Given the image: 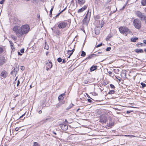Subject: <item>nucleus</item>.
<instances>
[{
    "label": "nucleus",
    "mask_w": 146,
    "mask_h": 146,
    "mask_svg": "<svg viewBox=\"0 0 146 146\" xmlns=\"http://www.w3.org/2000/svg\"><path fill=\"white\" fill-rule=\"evenodd\" d=\"M13 30L17 37L21 38L23 37L30 31V27L27 24L22 25L20 29H19L17 26H16L14 27Z\"/></svg>",
    "instance_id": "obj_1"
},
{
    "label": "nucleus",
    "mask_w": 146,
    "mask_h": 146,
    "mask_svg": "<svg viewBox=\"0 0 146 146\" xmlns=\"http://www.w3.org/2000/svg\"><path fill=\"white\" fill-rule=\"evenodd\" d=\"M133 25L137 29H139L141 27V23L140 21L138 19H134L133 21Z\"/></svg>",
    "instance_id": "obj_2"
},
{
    "label": "nucleus",
    "mask_w": 146,
    "mask_h": 146,
    "mask_svg": "<svg viewBox=\"0 0 146 146\" xmlns=\"http://www.w3.org/2000/svg\"><path fill=\"white\" fill-rule=\"evenodd\" d=\"M67 25V23L66 21H62L59 22L58 27L60 29H63L65 28Z\"/></svg>",
    "instance_id": "obj_3"
},
{
    "label": "nucleus",
    "mask_w": 146,
    "mask_h": 146,
    "mask_svg": "<svg viewBox=\"0 0 146 146\" xmlns=\"http://www.w3.org/2000/svg\"><path fill=\"white\" fill-rule=\"evenodd\" d=\"M104 24V22L102 20L97 21L96 22V27L100 29L101 28Z\"/></svg>",
    "instance_id": "obj_4"
},
{
    "label": "nucleus",
    "mask_w": 146,
    "mask_h": 146,
    "mask_svg": "<svg viewBox=\"0 0 146 146\" xmlns=\"http://www.w3.org/2000/svg\"><path fill=\"white\" fill-rule=\"evenodd\" d=\"M8 74L7 72L5 70L2 71L0 75V78L2 79L6 78L8 76Z\"/></svg>",
    "instance_id": "obj_5"
},
{
    "label": "nucleus",
    "mask_w": 146,
    "mask_h": 146,
    "mask_svg": "<svg viewBox=\"0 0 146 146\" xmlns=\"http://www.w3.org/2000/svg\"><path fill=\"white\" fill-rule=\"evenodd\" d=\"M136 14L138 17L141 19V20H145L146 19V16L143 15L142 13L139 11H137L136 12Z\"/></svg>",
    "instance_id": "obj_6"
},
{
    "label": "nucleus",
    "mask_w": 146,
    "mask_h": 146,
    "mask_svg": "<svg viewBox=\"0 0 146 146\" xmlns=\"http://www.w3.org/2000/svg\"><path fill=\"white\" fill-rule=\"evenodd\" d=\"M88 12L86 14L83 20V23L85 25H87L89 20L90 15H88Z\"/></svg>",
    "instance_id": "obj_7"
},
{
    "label": "nucleus",
    "mask_w": 146,
    "mask_h": 146,
    "mask_svg": "<svg viewBox=\"0 0 146 146\" xmlns=\"http://www.w3.org/2000/svg\"><path fill=\"white\" fill-rule=\"evenodd\" d=\"M120 32L122 33H124L125 32H129V30L127 27H120L119 28Z\"/></svg>",
    "instance_id": "obj_8"
},
{
    "label": "nucleus",
    "mask_w": 146,
    "mask_h": 146,
    "mask_svg": "<svg viewBox=\"0 0 146 146\" xmlns=\"http://www.w3.org/2000/svg\"><path fill=\"white\" fill-rule=\"evenodd\" d=\"M107 120V117L104 115H102L100 116V122L102 123H106Z\"/></svg>",
    "instance_id": "obj_9"
},
{
    "label": "nucleus",
    "mask_w": 146,
    "mask_h": 146,
    "mask_svg": "<svg viewBox=\"0 0 146 146\" xmlns=\"http://www.w3.org/2000/svg\"><path fill=\"white\" fill-rule=\"evenodd\" d=\"M6 61L5 57L2 55H0V66L3 65Z\"/></svg>",
    "instance_id": "obj_10"
},
{
    "label": "nucleus",
    "mask_w": 146,
    "mask_h": 146,
    "mask_svg": "<svg viewBox=\"0 0 146 146\" xmlns=\"http://www.w3.org/2000/svg\"><path fill=\"white\" fill-rule=\"evenodd\" d=\"M87 7V6L86 5H84L83 7L79 9L78 11V13H81L82 12L84 11L85 9H86Z\"/></svg>",
    "instance_id": "obj_11"
},
{
    "label": "nucleus",
    "mask_w": 146,
    "mask_h": 146,
    "mask_svg": "<svg viewBox=\"0 0 146 146\" xmlns=\"http://www.w3.org/2000/svg\"><path fill=\"white\" fill-rule=\"evenodd\" d=\"M74 51V49H73L72 50H68L67 51L66 54H69V56L68 57V58H70L71 55L73 54Z\"/></svg>",
    "instance_id": "obj_12"
},
{
    "label": "nucleus",
    "mask_w": 146,
    "mask_h": 146,
    "mask_svg": "<svg viewBox=\"0 0 146 146\" xmlns=\"http://www.w3.org/2000/svg\"><path fill=\"white\" fill-rule=\"evenodd\" d=\"M61 128L64 130H67L68 128V126L67 125L63 124L61 126Z\"/></svg>",
    "instance_id": "obj_13"
},
{
    "label": "nucleus",
    "mask_w": 146,
    "mask_h": 146,
    "mask_svg": "<svg viewBox=\"0 0 146 146\" xmlns=\"http://www.w3.org/2000/svg\"><path fill=\"white\" fill-rule=\"evenodd\" d=\"M97 4L98 6L101 7H103L104 6V3L100 1H98L97 2Z\"/></svg>",
    "instance_id": "obj_14"
},
{
    "label": "nucleus",
    "mask_w": 146,
    "mask_h": 146,
    "mask_svg": "<svg viewBox=\"0 0 146 146\" xmlns=\"http://www.w3.org/2000/svg\"><path fill=\"white\" fill-rule=\"evenodd\" d=\"M46 67L48 68H51L52 67V64L51 62L49 61L46 64Z\"/></svg>",
    "instance_id": "obj_15"
},
{
    "label": "nucleus",
    "mask_w": 146,
    "mask_h": 146,
    "mask_svg": "<svg viewBox=\"0 0 146 146\" xmlns=\"http://www.w3.org/2000/svg\"><path fill=\"white\" fill-rule=\"evenodd\" d=\"M85 0H78L76 3L80 5H82L85 3Z\"/></svg>",
    "instance_id": "obj_16"
},
{
    "label": "nucleus",
    "mask_w": 146,
    "mask_h": 146,
    "mask_svg": "<svg viewBox=\"0 0 146 146\" xmlns=\"http://www.w3.org/2000/svg\"><path fill=\"white\" fill-rule=\"evenodd\" d=\"M98 27H96L95 29V34L97 35H98L100 33V29H98Z\"/></svg>",
    "instance_id": "obj_17"
},
{
    "label": "nucleus",
    "mask_w": 146,
    "mask_h": 146,
    "mask_svg": "<svg viewBox=\"0 0 146 146\" xmlns=\"http://www.w3.org/2000/svg\"><path fill=\"white\" fill-rule=\"evenodd\" d=\"M65 95L64 94H60L58 97L59 100H62L64 98V96Z\"/></svg>",
    "instance_id": "obj_18"
},
{
    "label": "nucleus",
    "mask_w": 146,
    "mask_h": 146,
    "mask_svg": "<svg viewBox=\"0 0 146 146\" xmlns=\"http://www.w3.org/2000/svg\"><path fill=\"white\" fill-rule=\"evenodd\" d=\"M135 51L136 52H137L138 53H143L144 52L143 50L142 49H137L135 50Z\"/></svg>",
    "instance_id": "obj_19"
},
{
    "label": "nucleus",
    "mask_w": 146,
    "mask_h": 146,
    "mask_svg": "<svg viewBox=\"0 0 146 146\" xmlns=\"http://www.w3.org/2000/svg\"><path fill=\"white\" fill-rule=\"evenodd\" d=\"M97 66H93L91 67L90 68L91 71H93L97 69Z\"/></svg>",
    "instance_id": "obj_20"
},
{
    "label": "nucleus",
    "mask_w": 146,
    "mask_h": 146,
    "mask_svg": "<svg viewBox=\"0 0 146 146\" xmlns=\"http://www.w3.org/2000/svg\"><path fill=\"white\" fill-rule=\"evenodd\" d=\"M138 39V38L136 37H132L131 38V42H135Z\"/></svg>",
    "instance_id": "obj_21"
},
{
    "label": "nucleus",
    "mask_w": 146,
    "mask_h": 146,
    "mask_svg": "<svg viewBox=\"0 0 146 146\" xmlns=\"http://www.w3.org/2000/svg\"><path fill=\"white\" fill-rule=\"evenodd\" d=\"M100 16L99 15L94 16V19L96 21H98V20L100 19Z\"/></svg>",
    "instance_id": "obj_22"
},
{
    "label": "nucleus",
    "mask_w": 146,
    "mask_h": 146,
    "mask_svg": "<svg viewBox=\"0 0 146 146\" xmlns=\"http://www.w3.org/2000/svg\"><path fill=\"white\" fill-rule=\"evenodd\" d=\"M141 3L143 6L146 5V0H142Z\"/></svg>",
    "instance_id": "obj_23"
},
{
    "label": "nucleus",
    "mask_w": 146,
    "mask_h": 146,
    "mask_svg": "<svg viewBox=\"0 0 146 146\" xmlns=\"http://www.w3.org/2000/svg\"><path fill=\"white\" fill-rule=\"evenodd\" d=\"M115 93V91L113 90H110L108 92V94H112Z\"/></svg>",
    "instance_id": "obj_24"
},
{
    "label": "nucleus",
    "mask_w": 146,
    "mask_h": 146,
    "mask_svg": "<svg viewBox=\"0 0 146 146\" xmlns=\"http://www.w3.org/2000/svg\"><path fill=\"white\" fill-rule=\"evenodd\" d=\"M143 45H144L143 44L141 43H138L137 44V46L138 47L142 46Z\"/></svg>",
    "instance_id": "obj_25"
},
{
    "label": "nucleus",
    "mask_w": 146,
    "mask_h": 146,
    "mask_svg": "<svg viewBox=\"0 0 146 146\" xmlns=\"http://www.w3.org/2000/svg\"><path fill=\"white\" fill-rule=\"evenodd\" d=\"M4 51L3 48L0 46V54L2 53Z\"/></svg>",
    "instance_id": "obj_26"
},
{
    "label": "nucleus",
    "mask_w": 146,
    "mask_h": 146,
    "mask_svg": "<svg viewBox=\"0 0 146 146\" xmlns=\"http://www.w3.org/2000/svg\"><path fill=\"white\" fill-rule=\"evenodd\" d=\"M11 38L14 40L16 41L17 40V38L16 36L13 35H11Z\"/></svg>",
    "instance_id": "obj_27"
},
{
    "label": "nucleus",
    "mask_w": 146,
    "mask_h": 146,
    "mask_svg": "<svg viewBox=\"0 0 146 146\" xmlns=\"http://www.w3.org/2000/svg\"><path fill=\"white\" fill-rule=\"evenodd\" d=\"M86 55V53L84 51H82L81 56H84Z\"/></svg>",
    "instance_id": "obj_28"
},
{
    "label": "nucleus",
    "mask_w": 146,
    "mask_h": 146,
    "mask_svg": "<svg viewBox=\"0 0 146 146\" xmlns=\"http://www.w3.org/2000/svg\"><path fill=\"white\" fill-rule=\"evenodd\" d=\"M141 85L142 86V88H143L146 86L145 84L143 83V82H141Z\"/></svg>",
    "instance_id": "obj_29"
},
{
    "label": "nucleus",
    "mask_w": 146,
    "mask_h": 146,
    "mask_svg": "<svg viewBox=\"0 0 146 146\" xmlns=\"http://www.w3.org/2000/svg\"><path fill=\"white\" fill-rule=\"evenodd\" d=\"M124 136L125 137H135L132 135H125Z\"/></svg>",
    "instance_id": "obj_30"
},
{
    "label": "nucleus",
    "mask_w": 146,
    "mask_h": 146,
    "mask_svg": "<svg viewBox=\"0 0 146 146\" xmlns=\"http://www.w3.org/2000/svg\"><path fill=\"white\" fill-rule=\"evenodd\" d=\"M62 60V59L61 58H59L57 59L58 61L59 62H61Z\"/></svg>",
    "instance_id": "obj_31"
},
{
    "label": "nucleus",
    "mask_w": 146,
    "mask_h": 146,
    "mask_svg": "<svg viewBox=\"0 0 146 146\" xmlns=\"http://www.w3.org/2000/svg\"><path fill=\"white\" fill-rule=\"evenodd\" d=\"M34 146H39L38 143L36 142H35L34 143Z\"/></svg>",
    "instance_id": "obj_32"
},
{
    "label": "nucleus",
    "mask_w": 146,
    "mask_h": 146,
    "mask_svg": "<svg viewBox=\"0 0 146 146\" xmlns=\"http://www.w3.org/2000/svg\"><path fill=\"white\" fill-rule=\"evenodd\" d=\"M53 9V7L51 9L50 11V17H51V15H52V11Z\"/></svg>",
    "instance_id": "obj_33"
},
{
    "label": "nucleus",
    "mask_w": 146,
    "mask_h": 146,
    "mask_svg": "<svg viewBox=\"0 0 146 146\" xmlns=\"http://www.w3.org/2000/svg\"><path fill=\"white\" fill-rule=\"evenodd\" d=\"M93 57V55H92V54H91L88 57H87L86 58V59H90L92 58Z\"/></svg>",
    "instance_id": "obj_34"
},
{
    "label": "nucleus",
    "mask_w": 146,
    "mask_h": 146,
    "mask_svg": "<svg viewBox=\"0 0 146 146\" xmlns=\"http://www.w3.org/2000/svg\"><path fill=\"white\" fill-rule=\"evenodd\" d=\"M61 105V103H58V104H57L56 105V106L57 108H58Z\"/></svg>",
    "instance_id": "obj_35"
},
{
    "label": "nucleus",
    "mask_w": 146,
    "mask_h": 146,
    "mask_svg": "<svg viewBox=\"0 0 146 146\" xmlns=\"http://www.w3.org/2000/svg\"><path fill=\"white\" fill-rule=\"evenodd\" d=\"M111 49V47H108L106 49V51H109Z\"/></svg>",
    "instance_id": "obj_36"
},
{
    "label": "nucleus",
    "mask_w": 146,
    "mask_h": 146,
    "mask_svg": "<svg viewBox=\"0 0 146 146\" xmlns=\"http://www.w3.org/2000/svg\"><path fill=\"white\" fill-rule=\"evenodd\" d=\"M9 43L11 44V47H12L13 46V44L12 42V41H10Z\"/></svg>",
    "instance_id": "obj_37"
},
{
    "label": "nucleus",
    "mask_w": 146,
    "mask_h": 146,
    "mask_svg": "<svg viewBox=\"0 0 146 146\" xmlns=\"http://www.w3.org/2000/svg\"><path fill=\"white\" fill-rule=\"evenodd\" d=\"M110 86L111 87V88H115V87L114 86V85H113L112 84H110Z\"/></svg>",
    "instance_id": "obj_38"
},
{
    "label": "nucleus",
    "mask_w": 146,
    "mask_h": 146,
    "mask_svg": "<svg viewBox=\"0 0 146 146\" xmlns=\"http://www.w3.org/2000/svg\"><path fill=\"white\" fill-rule=\"evenodd\" d=\"M20 52L21 53H23L24 52V48L21 49L20 50Z\"/></svg>",
    "instance_id": "obj_39"
},
{
    "label": "nucleus",
    "mask_w": 146,
    "mask_h": 146,
    "mask_svg": "<svg viewBox=\"0 0 146 146\" xmlns=\"http://www.w3.org/2000/svg\"><path fill=\"white\" fill-rule=\"evenodd\" d=\"M102 45V43H101L97 45L96 46V47L98 48V47H99L100 46H101Z\"/></svg>",
    "instance_id": "obj_40"
},
{
    "label": "nucleus",
    "mask_w": 146,
    "mask_h": 146,
    "mask_svg": "<svg viewBox=\"0 0 146 146\" xmlns=\"http://www.w3.org/2000/svg\"><path fill=\"white\" fill-rule=\"evenodd\" d=\"M73 106V104H71L69 106L68 109H69L70 108H71Z\"/></svg>",
    "instance_id": "obj_41"
},
{
    "label": "nucleus",
    "mask_w": 146,
    "mask_h": 146,
    "mask_svg": "<svg viewBox=\"0 0 146 146\" xmlns=\"http://www.w3.org/2000/svg\"><path fill=\"white\" fill-rule=\"evenodd\" d=\"M133 111L132 110H131V111H126V113H127V114H128V113H129L131 112H133Z\"/></svg>",
    "instance_id": "obj_42"
},
{
    "label": "nucleus",
    "mask_w": 146,
    "mask_h": 146,
    "mask_svg": "<svg viewBox=\"0 0 146 146\" xmlns=\"http://www.w3.org/2000/svg\"><path fill=\"white\" fill-rule=\"evenodd\" d=\"M108 73H109V75L110 76H111V75L112 74V72H111V71H109V72H108Z\"/></svg>",
    "instance_id": "obj_43"
},
{
    "label": "nucleus",
    "mask_w": 146,
    "mask_h": 146,
    "mask_svg": "<svg viewBox=\"0 0 146 146\" xmlns=\"http://www.w3.org/2000/svg\"><path fill=\"white\" fill-rule=\"evenodd\" d=\"M20 83V81L19 80L17 81V86H18Z\"/></svg>",
    "instance_id": "obj_44"
},
{
    "label": "nucleus",
    "mask_w": 146,
    "mask_h": 146,
    "mask_svg": "<svg viewBox=\"0 0 146 146\" xmlns=\"http://www.w3.org/2000/svg\"><path fill=\"white\" fill-rule=\"evenodd\" d=\"M65 9H64L60 13H59L56 16H58L61 13L63 12L64 10H65Z\"/></svg>",
    "instance_id": "obj_45"
},
{
    "label": "nucleus",
    "mask_w": 146,
    "mask_h": 146,
    "mask_svg": "<svg viewBox=\"0 0 146 146\" xmlns=\"http://www.w3.org/2000/svg\"><path fill=\"white\" fill-rule=\"evenodd\" d=\"M87 100L89 102H92V101L90 99H88Z\"/></svg>",
    "instance_id": "obj_46"
},
{
    "label": "nucleus",
    "mask_w": 146,
    "mask_h": 146,
    "mask_svg": "<svg viewBox=\"0 0 146 146\" xmlns=\"http://www.w3.org/2000/svg\"><path fill=\"white\" fill-rule=\"evenodd\" d=\"M92 54L93 55V57L97 56V55L96 54Z\"/></svg>",
    "instance_id": "obj_47"
},
{
    "label": "nucleus",
    "mask_w": 146,
    "mask_h": 146,
    "mask_svg": "<svg viewBox=\"0 0 146 146\" xmlns=\"http://www.w3.org/2000/svg\"><path fill=\"white\" fill-rule=\"evenodd\" d=\"M19 130V128L18 127H16L15 129V130L16 131H17Z\"/></svg>",
    "instance_id": "obj_48"
},
{
    "label": "nucleus",
    "mask_w": 146,
    "mask_h": 146,
    "mask_svg": "<svg viewBox=\"0 0 146 146\" xmlns=\"http://www.w3.org/2000/svg\"><path fill=\"white\" fill-rule=\"evenodd\" d=\"M4 1L2 0L1 1H0V4H3V3Z\"/></svg>",
    "instance_id": "obj_49"
},
{
    "label": "nucleus",
    "mask_w": 146,
    "mask_h": 146,
    "mask_svg": "<svg viewBox=\"0 0 146 146\" xmlns=\"http://www.w3.org/2000/svg\"><path fill=\"white\" fill-rule=\"evenodd\" d=\"M24 66H21V69L22 70H24Z\"/></svg>",
    "instance_id": "obj_50"
},
{
    "label": "nucleus",
    "mask_w": 146,
    "mask_h": 146,
    "mask_svg": "<svg viewBox=\"0 0 146 146\" xmlns=\"http://www.w3.org/2000/svg\"><path fill=\"white\" fill-rule=\"evenodd\" d=\"M44 48L45 49H46V50H48L49 48V47L45 46Z\"/></svg>",
    "instance_id": "obj_51"
},
{
    "label": "nucleus",
    "mask_w": 146,
    "mask_h": 146,
    "mask_svg": "<svg viewBox=\"0 0 146 146\" xmlns=\"http://www.w3.org/2000/svg\"><path fill=\"white\" fill-rule=\"evenodd\" d=\"M66 61L64 59L62 61V63H66Z\"/></svg>",
    "instance_id": "obj_52"
},
{
    "label": "nucleus",
    "mask_w": 146,
    "mask_h": 146,
    "mask_svg": "<svg viewBox=\"0 0 146 146\" xmlns=\"http://www.w3.org/2000/svg\"><path fill=\"white\" fill-rule=\"evenodd\" d=\"M42 113V111L41 110H39V111H38V113H39V114H41V113Z\"/></svg>",
    "instance_id": "obj_53"
},
{
    "label": "nucleus",
    "mask_w": 146,
    "mask_h": 146,
    "mask_svg": "<svg viewBox=\"0 0 146 146\" xmlns=\"http://www.w3.org/2000/svg\"><path fill=\"white\" fill-rule=\"evenodd\" d=\"M18 54L19 55L21 56L22 55L19 52H18Z\"/></svg>",
    "instance_id": "obj_54"
},
{
    "label": "nucleus",
    "mask_w": 146,
    "mask_h": 146,
    "mask_svg": "<svg viewBox=\"0 0 146 146\" xmlns=\"http://www.w3.org/2000/svg\"><path fill=\"white\" fill-rule=\"evenodd\" d=\"M143 42L146 44V40H143Z\"/></svg>",
    "instance_id": "obj_55"
},
{
    "label": "nucleus",
    "mask_w": 146,
    "mask_h": 146,
    "mask_svg": "<svg viewBox=\"0 0 146 146\" xmlns=\"http://www.w3.org/2000/svg\"><path fill=\"white\" fill-rule=\"evenodd\" d=\"M125 6H123V7L122 8V9H121V10H123L124 9V8H125Z\"/></svg>",
    "instance_id": "obj_56"
},
{
    "label": "nucleus",
    "mask_w": 146,
    "mask_h": 146,
    "mask_svg": "<svg viewBox=\"0 0 146 146\" xmlns=\"http://www.w3.org/2000/svg\"><path fill=\"white\" fill-rule=\"evenodd\" d=\"M51 68H48L46 67V69L47 70H48L49 69H50Z\"/></svg>",
    "instance_id": "obj_57"
},
{
    "label": "nucleus",
    "mask_w": 146,
    "mask_h": 146,
    "mask_svg": "<svg viewBox=\"0 0 146 146\" xmlns=\"http://www.w3.org/2000/svg\"><path fill=\"white\" fill-rule=\"evenodd\" d=\"M113 108L116 110H119V109L117 108Z\"/></svg>",
    "instance_id": "obj_58"
},
{
    "label": "nucleus",
    "mask_w": 146,
    "mask_h": 146,
    "mask_svg": "<svg viewBox=\"0 0 146 146\" xmlns=\"http://www.w3.org/2000/svg\"><path fill=\"white\" fill-rule=\"evenodd\" d=\"M48 53H49V52H46V55H48Z\"/></svg>",
    "instance_id": "obj_59"
},
{
    "label": "nucleus",
    "mask_w": 146,
    "mask_h": 146,
    "mask_svg": "<svg viewBox=\"0 0 146 146\" xmlns=\"http://www.w3.org/2000/svg\"><path fill=\"white\" fill-rule=\"evenodd\" d=\"M98 54H100L102 53V52H98Z\"/></svg>",
    "instance_id": "obj_60"
},
{
    "label": "nucleus",
    "mask_w": 146,
    "mask_h": 146,
    "mask_svg": "<svg viewBox=\"0 0 146 146\" xmlns=\"http://www.w3.org/2000/svg\"><path fill=\"white\" fill-rule=\"evenodd\" d=\"M53 133L54 134H55V135H56V133H55V132H53Z\"/></svg>",
    "instance_id": "obj_61"
},
{
    "label": "nucleus",
    "mask_w": 146,
    "mask_h": 146,
    "mask_svg": "<svg viewBox=\"0 0 146 146\" xmlns=\"http://www.w3.org/2000/svg\"><path fill=\"white\" fill-rule=\"evenodd\" d=\"M25 115V114L22 115L20 117V118H21V117H22L23 115Z\"/></svg>",
    "instance_id": "obj_62"
},
{
    "label": "nucleus",
    "mask_w": 146,
    "mask_h": 146,
    "mask_svg": "<svg viewBox=\"0 0 146 146\" xmlns=\"http://www.w3.org/2000/svg\"><path fill=\"white\" fill-rule=\"evenodd\" d=\"M118 80H119V82H120L121 81V80L120 79H118Z\"/></svg>",
    "instance_id": "obj_63"
},
{
    "label": "nucleus",
    "mask_w": 146,
    "mask_h": 146,
    "mask_svg": "<svg viewBox=\"0 0 146 146\" xmlns=\"http://www.w3.org/2000/svg\"><path fill=\"white\" fill-rule=\"evenodd\" d=\"M96 54L97 55V56H98V55H99V54H98V52H97V53H96Z\"/></svg>",
    "instance_id": "obj_64"
}]
</instances>
